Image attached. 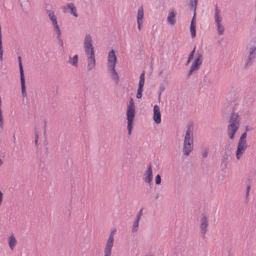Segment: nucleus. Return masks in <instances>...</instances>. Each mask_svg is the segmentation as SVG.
Listing matches in <instances>:
<instances>
[{
	"label": "nucleus",
	"mask_w": 256,
	"mask_h": 256,
	"mask_svg": "<svg viewBox=\"0 0 256 256\" xmlns=\"http://www.w3.org/2000/svg\"><path fill=\"white\" fill-rule=\"evenodd\" d=\"M176 14V12L174 8H171L168 12V14L167 18L168 22L171 24L174 25L176 23L175 18Z\"/></svg>",
	"instance_id": "17"
},
{
	"label": "nucleus",
	"mask_w": 256,
	"mask_h": 256,
	"mask_svg": "<svg viewBox=\"0 0 256 256\" xmlns=\"http://www.w3.org/2000/svg\"><path fill=\"white\" fill-rule=\"evenodd\" d=\"M254 56H248V58L246 59V62L244 64V68H248L250 67L254 62Z\"/></svg>",
	"instance_id": "26"
},
{
	"label": "nucleus",
	"mask_w": 256,
	"mask_h": 256,
	"mask_svg": "<svg viewBox=\"0 0 256 256\" xmlns=\"http://www.w3.org/2000/svg\"><path fill=\"white\" fill-rule=\"evenodd\" d=\"M165 88L163 85H160L159 87L160 92L158 94V98H160L162 92L164 90Z\"/></svg>",
	"instance_id": "42"
},
{
	"label": "nucleus",
	"mask_w": 256,
	"mask_h": 256,
	"mask_svg": "<svg viewBox=\"0 0 256 256\" xmlns=\"http://www.w3.org/2000/svg\"><path fill=\"white\" fill-rule=\"evenodd\" d=\"M44 123H45V124H44V128H46V122H44Z\"/></svg>",
	"instance_id": "54"
},
{
	"label": "nucleus",
	"mask_w": 256,
	"mask_h": 256,
	"mask_svg": "<svg viewBox=\"0 0 256 256\" xmlns=\"http://www.w3.org/2000/svg\"><path fill=\"white\" fill-rule=\"evenodd\" d=\"M78 57L77 54H76L72 58L70 56L68 62L72 64L73 66L76 67L78 66Z\"/></svg>",
	"instance_id": "23"
},
{
	"label": "nucleus",
	"mask_w": 256,
	"mask_h": 256,
	"mask_svg": "<svg viewBox=\"0 0 256 256\" xmlns=\"http://www.w3.org/2000/svg\"><path fill=\"white\" fill-rule=\"evenodd\" d=\"M0 126L1 128L2 129L3 128V124H2V125H0Z\"/></svg>",
	"instance_id": "53"
},
{
	"label": "nucleus",
	"mask_w": 256,
	"mask_h": 256,
	"mask_svg": "<svg viewBox=\"0 0 256 256\" xmlns=\"http://www.w3.org/2000/svg\"><path fill=\"white\" fill-rule=\"evenodd\" d=\"M144 84V80L140 79L138 88H140V89H143Z\"/></svg>",
	"instance_id": "40"
},
{
	"label": "nucleus",
	"mask_w": 256,
	"mask_h": 256,
	"mask_svg": "<svg viewBox=\"0 0 256 256\" xmlns=\"http://www.w3.org/2000/svg\"><path fill=\"white\" fill-rule=\"evenodd\" d=\"M115 67L116 66H114V68L112 66H110V67H108V68L110 72L111 76L112 77V78L114 80H116V81H118V75L116 70Z\"/></svg>",
	"instance_id": "24"
},
{
	"label": "nucleus",
	"mask_w": 256,
	"mask_h": 256,
	"mask_svg": "<svg viewBox=\"0 0 256 256\" xmlns=\"http://www.w3.org/2000/svg\"><path fill=\"white\" fill-rule=\"evenodd\" d=\"M231 144L228 142L226 143L224 146V153L228 154H232V147Z\"/></svg>",
	"instance_id": "28"
},
{
	"label": "nucleus",
	"mask_w": 256,
	"mask_h": 256,
	"mask_svg": "<svg viewBox=\"0 0 256 256\" xmlns=\"http://www.w3.org/2000/svg\"><path fill=\"white\" fill-rule=\"evenodd\" d=\"M194 126L192 122H188L184 138H194Z\"/></svg>",
	"instance_id": "20"
},
{
	"label": "nucleus",
	"mask_w": 256,
	"mask_h": 256,
	"mask_svg": "<svg viewBox=\"0 0 256 256\" xmlns=\"http://www.w3.org/2000/svg\"><path fill=\"white\" fill-rule=\"evenodd\" d=\"M247 147L248 146L246 142H238L237 150H236V157L237 159L239 160L240 158L241 155L244 152Z\"/></svg>",
	"instance_id": "12"
},
{
	"label": "nucleus",
	"mask_w": 256,
	"mask_h": 256,
	"mask_svg": "<svg viewBox=\"0 0 256 256\" xmlns=\"http://www.w3.org/2000/svg\"><path fill=\"white\" fill-rule=\"evenodd\" d=\"M203 82L204 83H210V79L208 78V76H205L204 78Z\"/></svg>",
	"instance_id": "44"
},
{
	"label": "nucleus",
	"mask_w": 256,
	"mask_h": 256,
	"mask_svg": "<svg viewBox=\"0 0 256 256\" xmlns=\"http://www.w3.org/2000/svg\"><path fill=\"white\" fill-rule=\"evenodd\" d=\"M194 60H198V61L202 62V61H203V54H202V50H198L196 51V58H195Z\"/></svg>",
	"instance_id": "27"
},
{
	"label": "nucleus",
	"mask_w": 256,
	"mask_h": 256,
	"mask_svg": "<svg viewBox=\"0 0 256 256\" xmlns=\"http://www.w3.org/2000/svg\"><path fill=\"white\" fill-rule=\"evenodd\" d=\"M198 0H190V6L194 10V13H196V5L198 4Z\"/></svg>",
	"instance_id": "29"
},
{
	"label": "nucleus",
	"mask_w": 256,
	"mask_h": 256,
	"mask_svg": "<svg viewBox=\"0 0 256 256\" xmlns=\"http://www.w3.org/2000/svg\"><path fill=\"white\" fill-rule=\"evenodd\" d=\"M230 159L231 154H226V153H224L222 156V166L223 164H224V166L225 168L227 163L230 160Z\"/></svg>",
	"instance_id": "22"
},
{
	"label": "nucleus",
	"mask_w": 256,
	"mask_h": 256,
	"mask_svg": "<svg viewBox=\"0 0 256 256\" xmlns=\"http://www.w3.org/2000/svg\"><path fill=\"white\" fill-rule=\"evenodd\" d=\"M144 181L148 184L150 186L152 184V170L151 164L148 166L144 174Z\"/></svg>",
	"instance_id": "8"
},
{
	"label": "nucleus",
	"mask_w": 256,
	"mask_h": 256,
	"mask_svg": "<svg viewBox=\"0 0 256 256\" xmlns=\"http://www.w3.org/2000/svg\"><path fill=\"white\" fill-rule=\"evenodd\" d=\"M202 154L203 158L207 157L208 154V150L206 149L204 150L202 152Z\"/></svg>",
	"instance_id": "43"
},
{
	"label": "nucleus",
	"mask_w": 256,
	"mask_h": 256,
	"mask_svg": "<svg viewBox=\"0 0 256 256\" xmlns=\"http://www.w3.org/2000/svg\"><path fill=\"white\" fill-rule=\"evenodd\" d=\"M127 120H128V136L131 135L132 131V124L134 118L135 116V108H128L126 111Z\"/></svg>",
	"instance_id": "2"
},
{
	"label": "nucleus",
	"mask_w": 256,
	"mask_h": 256,
	"mask_svg": "<svg viewBox=\"0 0 256 256\" xmlns=\"http://www.w3.org/2000/svg\"><path fill=\"white\" fill-rule=\"evenodd\" d=\"M2 196H3L2 193V192L1 191H0V204H1L2 200Z\"/></svg>",
	"instance_id": "48"
},
{
	"label": "nucleus",
	"mask_w": 256,
	"mask_h": 256,
	"mask_svg": "<svg viewBox=\"0 0 256 256\" xmlns=\"http://www.w3.org/2000/svg\"><path fill=\"white\" fill-rule=\"evenodd\" d=\"M56 38H57L58 40V44H60V46L62 47H63V42H62V40L61 38V33L60 34V36L57 34Z\"/></svg>",
	"instance_id": "41"
},
{
	"label": "nucleus",
	"mask_w": 256,
	"mask_h": 256,
	"mask_svg": "<svg viewBox=\"0 0 256 256\" xmlns=\"http://www.w3.org/2000/svg\"><path fill=\"white\" fill-rule=\"evenodd\" d=\"M18 65L20 72V84L22 88V94L23 98L26 96V87L25 84V78L24 72V69L22 66V58L21 56L18 57Z\"/></svg>",
	"instance_id": "3"
},
{
	"label": "nucleus",
	"mask_w": 256,
	"mask_h": 256,
	"mask_svg": "<svg viewBox=\"0 0 256 256\" xmlns=\"http://www.w3.org/2000/svg\"><path fill=\"white\" fill-rule=\"evenodd\" d=\"M47 8L48 10H50V8L48 7V6H46V8Z\"/></svg>",
	"instance_id": "52"
},
{
	"label": "nucleus",
	"mask_w": 256,
	"mask_h": 256,
	"mask_svg": "<svg viewBox=\"0 0 256 256\" xmlns=\"http://www.w3.org/2000/svg\"><path fill=\"white\" fill-rule=\"evenodd\" d=\"M208 216L206 213H202L198 217V221L200 222V236L204 238L205 234L208 231Z\"/></svg>",
	"instance_id": "1"
},
{
	"label": "nucleus",
	"mask_w": 256,
	"mask_h": 256,
	"mask_svg": "<svg viewBox=\"0 0 256 256\" xmlns=\"http://www.w3.org/2000/svg\"><path fill=\"white\" fill-rule=\"evenodd\" d=\"M38 135L36 132H35V140H34V142L36 145L38 144Z\"/></svg>",
	"instance_id": "45"
},
{
	"label": "nucleus",
	"mask_w": 256,
	"mask_h": 256,
	"mask_svg": "<svg viewBox=\"0 0 256 256\" xmlns=\"http://www.w3.org/2000/svg\"><path fill=\"white\" fill-rule=\"evenodd\" d=\"M228 256H230V255Z\"/></svg>",
	"instance_id": "56"
},
{
	"label": "nucleus",
	"mask_w": 256,
	"mask_h": 256,
	"mask_svg": "<svg viewBox=\"0 0 256 256\" xmlns=\"http://www.w3.org/2000/svg\"><path fill=\"white\" fill-rule=\"evenodd\" d=\"M140 79L144 80V72H142L140 76Z\"/></svg>",
	"instance_id": "47"
},
{
	"label": "nucleus",
	"mask_w": 256,
	"mask_h": 256,
	"mask_svg": "<svg viewBox=\"0 0 256 256\" xmlns=\"http://www.w3.org/2000/svg\"><path fill=\"white\" fill-rule=\"evenodd\" d=\"M139 222L135 220L134 222L132 232H136L138 230Z\"/></svg>",
	"instance_id": "31"
},
{
	"label": "nucleus",
	"mask_w": 256,
	"mask_h": 256,
	"mask_svg": "<svg viewBox=\"0 0 256 256\" xmlns=\"http://www.w3.org/2000/svg\"><path fill=\"white\" fill-rule=\"evenodd\" d=\"M3 53L2 38H0V61L3 60Z\"/></svg>",
	"instance_id": "32"
},
{
	"label": "nucleus",
	"mask_w": 256,
	"mask_h": 256,
	"mask_svg": "<svg viewBox=\"0 0 256 256\" xmlns=\"http://www.w3.org/2000/svg\"><path fill=\"white\" fill-rule=\"evenodd\" d=\"M220 11L219 10L217 6H216L214 12V20L216 23L217 30L219 34H222L224 32V26L222 24V17L220 16Z\"/></svg>",
	"instance_id": "6"
},
{
	"label": "nucleus",
	"mask_w": 256,
	"mask_h": 256,
	"mask_svg": "<svg viewBox=\"0 0 256 256\" xmlns=\"http://www.w3.org/2000/svg\"><path fill=\"white\" fill-rule=\"evenodd\" d=\"M195 52H196V46H194L193 50L188 54V58L189 59V60H192L193 58Z\"/></svg>",
	"instance_id": "37"
},
{
	"label": "nucleus",
	"mask_w": 256,
	"mask_h": 256,
	"mask_svg": "<svg viewBox=\"0 0 256 256\" xmlns=\"http://www.w3.org/2000/svg\"><path fill=\"white\" fill-rule=\"evenodd\" d=\"M86 54L88 59V70H90L94 69L96 66L94 52H90Z\"/></svg>",
	"instance_id": "10"
},
{
	"label": "nucleus",
	"mask_w": 256,
	"mask_h": 256,
	"mask_svg": "<svg viewBox=\"0 0 256 256\" xmlns=\"http://www.w3.org/2000/svg\"><path fill=\"white\" fill-rule=\"evenodd\" d=\"M134 108V102L133 98L132 97L130 98L129 104L128 108Z\"/></svg>",
	"instance_id": "39"
},
{
	"label": "nucleus",
	"mask_w": 256,
	"mask_h": 256,
	"mask_svg": "<svg viewBox=\"0 0 256 256\" xmlns=\"http://www.w3.org/2000/svg\"><path fill=\"white\" fill-rule=\"evenodd\" d=\"M231 114L228 120V122H230L229 124H234L237 127L240 126V118L239 114L238 113L234 112V108H232Z\"/></svg>",
	"instance_id": "9"
},
{
	"label": "nucleus",
	"mask_w": 256,
	"mask_h": 256,
	"mask_svg": "<svg viewBox=\"0 0 256 256\" xmlns=\"http://www.w3.org/2000/svg\"><path fill=\"white\" fill-rule=\"evenodd\" d=\"M196 13H194L192 18V20L190 25V31L192 38L196 36Z\"/></svg>",
	"instance_id": "19"
},
{
	"label": "nucleus",
	"mask_w": 256,
	"mask_h": 256,
	"mask_svg": "<svg viewBox=\"0 0 256 256\" xmlns=\"http://www.w3.org/2000/svg\"><path fill=\"white\" fill-rule=\"evenodd\" d=\"M142 215V209H140V210L138 212L137 214L135 220H137L139 222L141 216Z\"/></svg>",
	"instance_id": "38"
},
{
	"label": "nucleus",
	"mask_w": 256,
	"mask_h": 256,
	"mask_svg": "<svg viewBox=\"0 0 256 256\" xmlns=\"http://www.w3.org/2000/svg\"><path fill=\"white\" fill-rule=\"evenodd\" d=\"M46 12L48 14V16L52 21V23L57 20L56 17L52 10H48L47 8H46Z\"/></svg>",
	"instance_id": "25"
},
{
	"label": "nucleus",
	"mask_w": 256,
	"mask_h": 256,
	"mask_svg": "<svg viewBox=\"0 0 256 256\" xmlns=\"http://www.w3.org/2000/svg\"><path fill=\"white\" fill-rule=\"evenodd\" d=\"M62 10L64 13L67 12L68 10H70L68 12L70 14L76 18L78 16L76 13V8L72 2L68 3L66 5L63 6Z\"/></svg>",
	"instance_id": "11"
},
{
	"label": "nucleus",
	"mask_w": 256,
	"mask_h": 256,
	"mask_svg": "<svg viewBox=\"0 0 256 256\" xmlns=\"http://www.w3.org/2000/svg\"><path fill=\"white\" fill-rule=\"evenodd\" d=\"M13 142L14 144L16 143V136H15V134H14V136H13Z\"/></svg>",
	"instance_id": "49"
},
{
	"label": "nucleus",
	"mask_w": 256,
	"mask_h": 256,
	"mask_svg": "<svg viewBox=\"0 0 256 256\" xmlns=\"http://www.w3.org/2000/svg\"><path fill=\"white\" fill-rule=\"evenodd\" d=\"M92 42V38L90 34H86L84 42L86 54H88L90 52H94V48Z\"/></svg>",
	"instance_id": "7"
},
{
	"label": "nucleus",
	"mask_w": 256,
	"mask_h": 256,
	"mask_svg": "<svg viewBox=\"0 0 256 256\" xmlns=\"http://www.w3.org/2000/svg\"><path fill=\"white\" fill-rule=\"evenodd\" d=\"M143 18L144 9L142 6H141L138 8L137 14L138 28L140 30H141V25L143 22Z\"/></svg>",
	"instance_id": "16"
},
{
	"label": "nucleus",
	"mask_w": 256,
	"mask_h": 256,
	"mask_svg": "<svg viewBox=\"0 0 256 256\" xmlns=\"http://www.w3.org/2000/svg\"><path fill=\"white\" fill-rule=\"evenodd\" d=\"M142 91L143 89H140V88H138L137 94L136 95V97L137 98L140 99L142 98Z\"/></svg>",
	"instance_id": "34"
},
{
	"label": "nucleus",
	"mask_w": 256,
	"mask_h": 256,
	"mask_svg": "<svg viewBox=\"0 0 256 256\" xmlns=\"http://www.w3.org/2000/svg\"><path fill=\"white\" fill-rule=\"evenodd\" d=\"M190 61H191V60H189V59L188 58V60L186 62V64L188 65L190 62Z\"/></svg>",
	"instance_id": "51"
},
{
	"label": "nucleus",
	"mask_w": 256,
	"mask_h": 256,
	"mask_svg": "<svg viewBox=\"0 0 256 256\" xmlns=\"http://www.w3.org/2000/svg\"><path fill=\"white\" fill-rule=\"evenodd\" d=\"M256 50V48L255 46H252L250 48V51L249 52L248 56H252L255 57V52Z\"/></svg>",
	"instance_id": "33"
},
{
	"label": "nucleus",
	"mask_w": 256,
	"mask_h": 256,
	"mask_svg": "<svg viewBox=\"0 0 256 256\" xmlns=\"http://www.w3.org/2000/svg\"><path fill=\"white\" fill-rule=\"evenodd\" d=\"M155 183L156 184L158 185L161 183V177L160 174H157L155 178Z\"/></svg>",
	"instance_id": "36"
},
{
	"label": "nucleus",
	"mask_w": 256,
	"mask_h": 256,
	"mask_svg": "<svg viewBox=\"0 0 256 256\" xmlns=\"http://www.w3.org/2000/svg\"><path fill=\"white\" fill-rule=\"evenodd\" d=\"M116 232V230H113L110 233L104 249V256H111L112 249L114 245V235Z\"/></svg>",
	"instance_id": "4"
},
{
	"label": "nucleus",
	"mask_w": 256,
	"mask_h": 256,
	"mask_svg": "<svg viewBox=\"0 0 256 256\" xmlns=\"http://www.w3.org/2000/svg\"><path fill=\"white\" fill-rule=\"evenodd\" d=\"M52 24H53L54 30L56 32V34L60 36V34L61 33V31H60V27L58 25L57 20H56V22H54Z\"/></svg>",
	"instance_id": "30"
},
{
	"label": "nucleus",
	"mask_w": 256,
	"mask_h": 256,
	"mask_svg": "<svg viewBox=\"0 0 256 256\" xmlns=\"http://www.w3.org/2000/svg\"><path fill=\"white\" fill-rule=\"evenodd\" d=\"M8 244L10 247V248L13 251L14 247L16 246L17 244V240L14 236V234H12L8 236Z\"/></svg>",
	"instance_id": "21"
},
{
	"label": "nucleus",
	"mask_w": 256,
	"mask_h": 256,
	"mask_svg": "<svg viewBox=\"0 0 256 256\" xmlns=\"http://www.w3.org/2000/svg\"><path fill=\"white\" fill-rule=\"evenodd\" d=\"M246 130H248V127L246 128Z\"/></svg>",
	"instance_id": "55"
},
{
	"label": "nucleus",
	"mask_w": 256,
	"mask_h": 256,
	"mask_svg": "<svg viewBox=\"0 0 256 256\" xmlns=\"http://www.w3.org/2000/svg\"><path fill=\"white\" fill-rule=\"evenodd\" d=\"M194 148V138H184L182 148L183 154L188 156Z\"/></svg>",
	"instance_id": "5"
},
{
	"label": "nucleus",
	"mask_w": 256,
	"mask_h": 256,
	"mask_svg": "<svg viewBox=\"0 0 256 256\" xmlns=\"http://www.w3.org/2000/svg\"><path fill=\"white\" fill-rule=\"evenodd\" d=\"M250 190V186H248L246 187V197H248L249 194Z\"/></svg>",
	"instance_id": "46"
},
{
	"label": "nucleus",
	"mask_w": 256,
	"mask_h": 256,
	"mask_svg": "<svg viewBox=\"0 0 256 256\" xmlns=\"http://www.w3.org/2000/svg\"><path fill=\"white\" fill-rule=\"evenodd\" d=\"M239 127L235 126L234 124H228L227 127V134L229 136V138L231 140H234V135L238 130Z\"/></svg>",
	"instance_id": "15"
},
{
	"label": "nucleus",
	"mask_w": 256,
	"mask_h": 256,
	"mask_svg": "<svg viewBox=\"0 0 256 256\" xmlns=\"http://www.w3.org/2000/svg\"><path fill=\"white\" fill-rule=\"evenodd\" d=\"M158 198H159V194L158 193H156V196H155V198L156 199H158Z\"/></svg>",
	"instance_id": "50"
},
{
	"label": "nucleus",
	"mask_w": 256,
	"mask_h": 256,
	"mask_svg": "<svg viewBox=\"0 0 256 256\" xmlns=\"http://www.w3.org/2000/svg\"><path fill=\"white\" fill-rule=\"evenodd\" d=\"M202 64V62L194 60V62H192L191 67L188 72L187 76L189 77L191 74H192L194 71L198 70Z\"/></svg>",
	"instance_id": "18"
},
{
	"label": "nucleus",
	"mask_w": 256,
	"mask_h": 256,
	"mask_svg": "<svg viewBox=\"0 0 256 256\" xmlns=\"http://www.w3.org/2000/svg\"><path fill=\"white\" fill-rule=\"evenodd\" d=\"M108 66H116V56L114 50H112L108 54Z\"/></svg>",
	"instance_id": "13"
},
{
	"label": "nucleus",
	"mask_w": 256,
	"mask_h": 256,
	"mask_svg": "<svg viewBox=\"0 0 256 256\" xmlns=\"http://www.w3.org/2000/svg\"><path fill=\"white\" fill-rule=\"evenodd\" d=\"M153 118H154V122L156 124H159L160 123V122H161L160 112V106L157 104H155L154 106Z\"/></svg>",
	"instance_id": "14"
},
{
	"label": "nucleus",
	"mask_w": 256,
	"mask_h": 256,
	"mask_svg": "<svg viewBox=\"0 0 256 256\" xmlns=\"http://www.w3.org/2000/svg\"><path fill=\"white\" fill-rule=\"evenodd\" d=\"M246 136H247L246 132H244L242 134V135L240 137V138L239 139L238 142H246Z\"/></svg>",
	"instance_id": "35"
}]
</instances>
